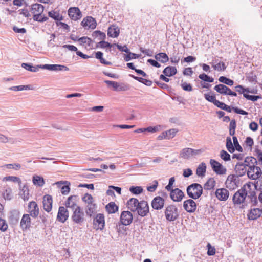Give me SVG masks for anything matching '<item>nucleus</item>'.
<instances>
[{"mask_svg":"<svg viewBox=\"0 0 262 262\" xmlns=\"http://www.w3.org/2000/svg\"><path fill=\"white\" fill-rule=\"evenodd\" d=\"M44 11V7L40 4L35 3L31 5V12L33 14V19L38 22H45L48 19V17L42 16Z\"/></svg>","mask_w":262,"mask_h":262,"instance_id":"1","label":"nucleus"},{"mask_svg":"<svg viewBox=\"0 0 262 262\" xmlns=\"http://www.w3.org/2000/svg\"><path fill=\"white\" fill-rule=\"evenodd\" d=\"M257 162L256 159L252 157H246L244 163L238 162L235 165L234 169L236 174L239 177L244 176L246 172L247 173L248 170L247 169L246 167H249V163H251V164H254Z\"/></svg>","mask_w":262,"mask_h":262,"instance_id":"2","label":"nucleus"},{"mask_svg":"<svg viewBox=\"0 0 262 262\" xmlns=\"http://www.w3.org/2000/svg\"><path fill=\"white\" fill-rule=\"evenodd\" d=\"M250 189V185H244L240 189L234 193L232 201L235 205H239L244 203L248 195V190Z\"/></svg>","mask_w":262,"mask_h":262,"instance_id":"3","label":"nucleus"},{"mask_svg":"<svg viewBox=\"0 0 262 262\" xmlns=\"http://www.w3.org/2000/svg\"><path fill=\"white\" fill-rule=\"evenodd\" d=\"M186 191L190 198L196 200L202 194L203 187L200 184L193 183L187 186Z\"/></svg>","mask_w":262,"mask_h":262,"instance_id":"4","label":"nucleus"},{"mask_svg":"<svg viewBox=\"0 0 262 262\" xmlns=\"http://www.w3.org/2000/svg\"><path fill=\"white\" fill-rule=\"evenodd\" d=\"M164 213L166 219L170 222L176 220L179 216L178 209L174 205H168L165 208Z\"/></svg>","mask_w":262,"mask_h":262,"instance_id":"5","label":"nucleus"},{"mask_svg":"<svg viewBox=\"0 0 262 262\" xmlns=\"http://www.w3.org/2000/svg\"><path fill=\"white\" fill-rule=\"evenodd\" d=\"M73 213L71 215L72 221L77 224L81 225L85 221V214L80 207H77L72 210Z\"/></svg>","mask_w":262,"mask_h":262,"instance_id":"6","label":"nucleus"},{"mask_svg":"<svg viewBox=\"0 0 262 262\" xmlns=\"http://www.w3.org/2000/svg\"><path fill=\"white\" fill-rule=\"evenodd\" d=\"M262 174L260 167L256 166L253 164L249 163V168L247 171L248 177L252 180L259 178Z\"/></svg>","mask_w":262,"mask_h":262,"instance_id":"7","label":"nucleus"},{"mask_svg":"<svg viewBox=\"0 0 262 262\" xmlns=\"http://www.w3.org/2000/svg\"><path fill=\"white\" fill-rule=\"evenodd\" d=\"M135 212H137L138 214L142 217L146 216L149 212L147 202L145 201H140L137 209L135 210Z\"/></svg>","mask_w":262,"mask_h":262,"instance_id":"8","label":"nucleus"},{"mask_svg":"<svg viewBox=\"0 0 262 262\" xmlns=\"http://www.w3.org/2000/svg\"><path fill=\"white\" fill-rule=\"evenodd\" d=\"M210 164L212 170L216 174L219 175H224L226 174L227 171L226 168L217 161L214 159H211L210 160Z\"/></svg>","mask_w":262,"mask_h":262,"instance_id":"9","label":"nucleus"},{"mask_svg":"<svg viewBox=\"0 0 262 262\" xmlns=\"http://www.w3.org/2000/svg\"><path fill=\"white\" fill-rule=\"evenodd\" d=\"M104 82L108 86H112L114 90L116 91H126L129 89V85L123 83H118L116 81L110 80H105Z\"/></svg>","mask_w":262,"mask_h":262,"instance_id":"10","label":"nucleus"},{"mask_svg":"<svg viewBox=\"0 0 262 262\" xmlns=\"http://www.w3.org/2000/svg\"><path fill=\"white\" fill-rule=\"evenodd\" d=\"M201 152V150L200 149L185 148L181 151L180 157L184 159H188L192 156L199 155Z\"/></svg>","mask_w":262,"mask_h":262,"instance_id":"11","label":"nucleus"},{"mask_svg":"<svg viewBox=\"0 0 262 262\" xmlns=\"http://www.w3.org/2000/svg\"><path fill=\"white\" fill-rule=\"evenodd\" d=\"M214 90L222 95H228L232 96H237L236 92L232 91L230 88L223 84L216 85L214 87Z\"/></svg>","mask_w":262,"mask_h":262,"instance_id":"12","label":"nucleus"},{"mask_svg":"<svg viewBox=\"0 0 262 262\" xmlns=\"http://www.w3.org/2000/svg\"><path fill=\"white\" fill-rule=\"evenodd\" d=\"M169 191L170 198L174 202H179L182 201L185 196L184 192L178 188L172 189Z\"/></svg>","mask_w":262,"mask_h":262,"instance_id":"13","label":"nucleus"},{"mask_svg":"<svg viewBox=\"0 0 262 262\" xmlns=\"http://www.w3.org/2000/svg\"><path fill=\"white\" fill-rule=\"evenodd\" d=\"M225 185L227 188L233 190L238 186L239 181L235 175L230 174L228 176L225 182Z\"/></svg>","mask_w":262,"mask_h":262,"instance_id":"14","label":"nucleus"},{"mask_svg":"<svg viewBox=\"0 0 262 262\" xmlns=\"http://www.w3.org/2000/svg\"><path fill=\"white\" fill-rule=\"evenodd\" d=\"M105 225L104 216L103 214H97L93 220L94 228L97 230H102Z\"/></svg>","mask_w":262,"mask_h":262,"instance_id":"15","label":"nucleus"},{"mask_svg":"<svg viewBox=\"0 0 262 262\" xmlns=\"http://www.w3.org/2000/svg\"><path fill=\"white\" fill-rule=\"evenodd\" d=\"M133 214L129 211H123L120 215V222L125 226L130 225L133 222Z\"/></svg>","mask_w":262,"mask_h":262,"instance_id":"16","label":"nucleus"},{"mask_svg":"<svg viewBox=\"0 0 262 262\" xmlns=\"http://www.w3.org/2000/svg\"><path fill=\"white\" fill-rule=\"evenodd\" d=\"M68 12L69 16L73 20L76 21L82 17L81 12L78 7H71Z\"/></svg>","mask_w":262,"mask_h":262,"instance_id":"17","label":"nucleus"},{"mask_svg":"<svg viewBox=\"0 0 262 262\" xmlns=\"http://www.w3.org/2000/svg\"><path fill=\"white\" fill-rule=\"evenodd\" d=\"M69 217V211L67 209L63 206L59 208L57 216V220L61 223H64Z\"/></svg>","mask_w":262,"mask_h":262,"instance_id":"18","label":"nucleus"},{"mask_svg":"<svg viewBox=\"0 0 262 262\" xmlns=\"http://www.w3.org/2000/svg\"><path fill=\"white\" fill-rule=\"evenodd\" d=\"M183 207L184 209L189 213L194 212L197 207L196 203L192 199H188L183 202Z\"/></svg>","mask_w":262,"mask_h":262,"instance_id":"19","label":"nucleus"},{"mask_svg":"<svg viewBox=\"0 0 262 262\" xmlns=\"http://www.w3.org/2000/svg\"><path fill=\"white\" fill-rule=\"evenodd\" d=\"M31 226L30 215L28 214H24L20 220V227L23 231L29 229Z\"/></svg>","mask_w":262,"mask_h":262,"instance_id":"20","label":"nucleus"},{"mask_svg":"<svg viewBox=\"0 0 262 262\" xmlns=\"http://www.w3.org/2000/svg\"><path fill=\"white\" fill-rule=\"evenodd\" d=\"M40 69H47L50 71H69V69L65 66L60 64H48L41 65Z\"/></svg>","mask_w":262,"mask_h":262,"instance_id":"21","label":"nucleus"},{"mask_svg":"<svg viewBox=\"0 0 262 262\" xmlns=\"http://www.w3.org/2000/svg\"><path fill=\"white\" fill-rule=\"evenodd\" d=\"M164 204L165 199L159 196L155 197L151 201L152 208L155 210H160L162 209Z\"/></svg>","mask_w":262,"mask_h":262,"instance_id":"22","label":"nucleus"},{"mask_svg":"<svg viewBox=\"0 0 262 262\" xmlns=\"http://www.w3.org/2000/svg\"><path fill=\"white\" fill-rule=\"evenodd\" d=\"M28 212L31 216L36 218L39 214V207L37 203L34 201H31L28 205Z\"/></svg>","mask_w":262,"mask_h":262,"instance_id":"23","label":"nucleus"},{"mask_svg":"<svg viewBox=\"0 0 262 262\" xmlns=\"http://www.w3.org/2000/svg\"><path fill=\"white\" fill-rule=\"evenodd\" d=\"M81 24L83 27H87L88 29L91 28L94 29L96 27V21L95 19L91 16H87L84 18Z\"/></svg>","mask_w":262,"mask_h":262,"instance_id":"24","label":"nucleus"},{"mask_svg":"<svg viewBox=\"0 0 262 262\" xmlns=\"http://www.w3.org/2000/svg\"><path fill=\"white\" fill-rule=\"evenodd\" d=\"M215 196L220 201H226L229 196V191L225 188H218L215 191Z\"/></svg>","mask_w":262,"mask_h":262,"instance_id":"25","label":"nucleus"},{"mask_svg":"<svg viewBox=\"0 0 262 262\" xmlns=\"http://www.w3.org/2000/svg\"><path fill=\"white\" fill-rule=\"evenodd\" d=\"M42 203L44 209L48 212H50L52 208V196L49 194L45 195L43 198Z\"/></svg>","mask_w":262,"mask_h":262,"instance_id":"26","label":"nucleus"},{"mask_svg":"<svg viewBox=\"0 0 262 262\" xmlns=\"http://www.w3.org/2000/svg\"><path fill=\"white\" fill-rule=\"evenodd\" d=\"M77 196L71 195L70 196L66 202V208H71L73 210L76 209L77 207H79L77 204Z\"/></svg>","mask_w":262,"mask_h":262,"instance_id":"27","label":"nucleus"},{"mask_svg":"<svg viewBox=\"0 0 262 262\" xmlns=\"http://www.w3.org/2000/svg\"><path fill=\"white\" fill-rule=\"evenodd\" d=\"M262 213V210L259 208L251 209L248 214V218L249 220H254L259 217Z\"/></svg>","mask_w":262,"mask_h":262,"instance_id":"28","label":"nucleus"},{"mask_svg":"<svg viewBox=\"0 0 262 262\" xmlns=\"http://www.w3.org/2000/svg\"><path fill=\"white\" fill-rule=\"evenodd\" d=\"M120 29L116 25H113L108 28L107 35L111 37L115 38L118 37Z\"/></svg>","mask_w":262,"mask_h":262,"instance_id":"29","label":"nucleus"},{"mask_svg":"<svg viewBox=\"0 0 262 262\" xmlns=\"http://www.w3.org/2000/svg\"><path fill=\"white\" fill-rule=\"evenodd\" d=\"M139 202L137 199L132 198L127 201V206L132 211L135 212V210L137 209Z\"/></svg>","mask_w":262,"mask_h":262,"instance_id":"30","label":"nucleus"},{"mask_svg":"<svg viewBox=\"0 0 262 262\" xmlns=\"http://www.w3.org/2000/svg\"><path fill=\"white\" fill-rule=\"evenodd\" d=\"M212 67L215 70L217 71H225L226 69V66L225 63L222 61L218 62L217 59L213 60Z\"/></svg>","mask_w":262,"mask_h":262,"instance_id":"31","label":"nucleus"},{"mask_svg":"<svg viewBox=\"0 0 262 262\" xmlns=\"http://www.w3.org/2000/svg\"><path fill=\"white\" fill-rule=\"evenodd\" d=\"M163 73L165 76L171 77L177 74V70L174 67L168 66L164 69Z\"/></svg>","mask_w":262,"mask_h":262,"instance_id":"32","label":"nucleus"},{"mask_svg":"<svg viewBox=\"0 0 262 262\" xmlns=\"http://www.w3.org/2000/svg\"><path fill=\"white\" fill-rule=\"evenodd\" d=\"M96 205L95 203H89L87 204L85 207V213L88 216L91 217L92 215L95 212Z\"/></svg>","mask_w":262,"mask_h":262,"instance_id":"33","label":"nucleus"},{"mask_svg":"<svg viewBox=\"0 0 262 262\" xmlns=\"http://www.w3.org/2000/svg\"><path fill=\"white\" fill-rule=\"evenodd\" d=\"M19 219V212L17 210H13L11 212V215L9 216V221L12 224H16L18 223Z\"/></svg>","mask_w":262,"mask_h":262,"instance_id":"34","label":"nucleus"},{"mask_svg":"<svg viewBox=\"0 0 262 262\" xmlns=\"http://www.w3.org/2000/svg\"><path fill=\"white\" fill-rule=\"evenodd\" d=\"M105 209L108 213H114L118 210V206L111 202L106 205Z\"/></svg>","mask_w":262,"mask_h":262,"instance_id":"35","label":"nucleus"},{"mask_svg":"<svg viewBox=\"0 0 262 262\" xmlns=\"http://www.w3.org/2000/svg\"><path fill=\"white\" fill-rule=\"evenodd\" d=\"M216 182L214 178H210L205 183L204 188L205 190H210L213 189L215 186Z\"/></svg>","mask_w":262,"mask_h":262,"instance_id":"36","label":"nucleus"},{"mask_svg":"<svg viewBox=\"0 0 262 262\" xmlns=\"http://www.w3.org/2000/svg\"><path fill=\"white\" fill-rule=\"evenodd\" d=\"M155 58L157 60H158L162 63H166L169 60V57L167 54L162 52L156 54Z\"/></svg>","mask_w":262,"mask_h":262,"instance_id":"37","label":"nucleus"},{"mask_svg":"<svg viewBox=\"0 0 262 262\" xmlns=\"http://www.w3.org/2000/svg\"><path fill=\"white\" fill-rule=\"evenodd\" d=\"M41 65H38L36 67H33L31 64L30 63H23L21 64V67L25 69L26 70L31 71L35 72L38 71L39 69L40 68Z\"/></svg>","mask_w":262,"mask_h":262,"instance_id":"38","label":"nucleus"},{"mask_svg":"<svg viewBox=\"0 0 262 262\" xmlns=\"http://www.w3.org/2000/svg\"><path fill=\"white\" fill-rule=\"evenodd\" d=\"M206 171V166L204 163H202L196 168V174L199 177H203Z\"/></svg>","mask_w":262,"mask_h":262,"instance_id":"39","label":"nucleus"},{"mask_svg":"<svg viewBox=\"0 0 262 262\" xmlns=\"http://www.w3.org/2000/svg\"><path fill=\"white\" fill-rule=\"evenodd\" d=\"M130 76L133 78L134 79L138 81L139 82L147 85V86H151L152 85V81L150 80H148L146 79H144L141 77H139L137 76H135L133 75H130Z\"/></svg>","mask_w":262,"mask_h":262,"instance_id":"40","label":"nucleus"},{"mask_svg":"<svg viewBox=\"0 0 262 262\" xmlns=\"http://www.w3.org/2000/svg\"><path fill=\"white\" fill-rule=\"evenodd\" d=\"M32 181L34 185L39 186H42L45 183L43 178L38 176H33Z\"/></svg>","mask_w":262,"mask_h":262,"instance_id":"41","label":"nucleus"},{"mask_svg":"<svg viewBox=\"0 0 262 262\" xmlns=\"http://www.w3.org/2000/svg\"><path fill=\"white\" fill-rule=\"evenodd\" d=\"M31 89L30 85H18L10 87L9 90L14 91H23Z\"/></svg>","mask_w":262,"mask_h":262,"instance_id":"42","label":"nucleus"},{"mask_svg":"<svg viewBox=\"0 0 262 262\" xmlns=\"http://www.w3.org/2000/svg\"><path fill=\"white\" fill-rule=\"evenodd\" d=\"M92 36L95 38H98L99 40H104L106 37L105 33L100 31H95L92 33Z\"/></svg>","mask_w":262,"mask_h":262,"instance_id":"43","label":"nucleus"},{"mask_svg":"<svg viewBox=\"0 0 262 262\" xmlns=\"http://www.w3.org/2000/svg\"><path fill=\"white\" fill-rule=\"evenodd\" d=\"M219 81L229 86H232L234 84V81L225 76H221L219 78Z\"/></svg>","mask_w":262,"mask_h":262,"instance_id":"44","label":"nucleus"},{"mask_svg":"<svg viewBox=\"0 0 262 262\" xmlns=\"http://www.w3.org/2000/svg\"><path fill=\"white\" fill-rule=\"evenodd\" d=\"M226 148L227 150L230 152L233 153L235 151V148L233 145L231 139L230 137H228L226 138Z\"/></svg>","mask_w":262,"mask_h":262,"instance_id":"45","label":"nucleus"},{"mask_svg":"<svg viewBox=\"0 0 262 262\" xmlns=\"http://www.w3.org/2000/svg\"><path fill=\"white\" fill-rule=\"evenodd\" d=\"M29 190L27 187L24 186L20 191V195L21 197L24 199V200H28L29 199Z\"/></svg>","mask_w":262,"mask_h":262,"instance_id":"46","label":"nucleus"},{"mask_svg":"<svg viewBox=\"0 0 262 262\" xmlns=\"http://www.w3.org/2000/svg\"><path fill=\"white\" fill-rule=\"evenodd\" d=\"M178 130L176 128H172L168 130L165 132V134L167 137V139H170L173 138L178 133Z\"/></svg>","mask_w":262,"mask_h":262,"instance_id":"47","label":"nucleus"},{"mask_svg":"<svg viewBox=\"0 0 262 262\" xmlns=\"http://www.w3.org/2000/svg\"><path fill=\"white\" fill-rule=\"evenodd\" d=\"M216 103V104L215 106H216L217 107H218L222 110H225L228 112H231V108H230V107L229 106L226 105L224 103L220 102L219 100L218 102H217Z\"/></svg>","mask_w":262,"mask_h":262,"instance_id":"48","label":"nucleus"},{"mask_svg":"<svg viewBox=\"0 0 262 262\" xmlns=\"http://www.w3.org/2000/svg\"><path fill=\"white\" fill-rule=\"evenodd\" d=\"M143 188L141 186H132L129 191L134 194H139L143 192Z\"/></svg>","mask_w":262,"mask_h":262,"instance_id":"49","label":"nucleus"},{"mask_svg":"<svg viewBox=\"0 0 262 262\" xmlns=\"http://www.w3.org/2000/svg\"><path fill=\"white\" fill-rule=\"evenodd\" d=\"M48 15L49 16L55 20H60L62 19V17L60 16V14L58 12L52 11L49 12Z\"/></svg>","mask_w":262,"mask_h":262,"instance_id":"50","label":"nucleus"},{"mask_svg":"<svg viewBox=\"0 0 262 262\" xmlns=\"http://www.w3.org/2000/svg\"><path fill=\"white\" fill-rule=\"evenodd\" d=\"M236 127V123L235 120H232L230 123L229 127V134L230 136H233L235 133V128Z\"/></svg>","mask_w":262,"mask_h":262,"instance_id":"51","label":"nucleus"},{"mask_svg":"<svg viewBox=\"0 0 262 262\" xmlns=\"http://www.w3.org/2000/svg\"><path fill=\"white\" fill-rule=\"evenodd\" d=\"M7 181H10L13 182H17L19 184V187H21V181L19 178L15 176H9L4 178Z\"/></svg>","mask_w":262,"mask_h":262,"instance_id":"52","label":"nucleus"},{"mask_svg":"<svg viewBox=\"0 0 262 262\" xmlns=\"http://www.w3.org/2000/svg\"><path fill=\"white\" fill-rule=\"evenodd\" d=\"M204 97L206 100L213 103L215 105H216V103L219 101L216 99L215 95H210L208 94H205L204 95Z\"/></svg>","mask_w":262,"mask_h":262,"instance_id":"53","label":"nucleus"},{"mask_svg":"<svg viewBox=\"0 0 262 262\" xmlns=\"http://www.w3.org/2000/svg\"><path fill=\"white\" fill-rule=\"evenodd\" d=\"M220 157L225 161L230 160V155L226 151L222 150L220 152Z\"/></svg>","mask_w":262,"mask_h":262,"instance_id":"54","label":"nucleus"},{"mask_svg":"<svg viewBox=\"0 0 262 262\" xmlns=\"http://www.w3.org/2000/svg\"><path fill=\"white\" fill-rule=\"evenodd\" d=\"M113 45H112L108 42L102 40L97 43V47H100L101 48H111Z\"/></svg>","mask_w":262,"mask_h":262,"instance_id":"55","label":"nucleus"},{"mask_svg":"<svg viewBox=\"0 0 262 262\" xmlns=\"http://www.w3.org/2000/svg\"><path fill=\"white\" fill-rule=\"evenodd\" d=\"M232 139L235 149H236V150L239 152H242L243 151V149L238 143L237 137L235 136H233Z\"/></svg>","mask_w":262,"mask_h":262,"instance_id":"56","label":"nucleus"},{"mask_svg":"<svg viewBox=\"0 0 262 262\" xmlns=\"http://www.w3.org/2000/svg\"><path fill=\"white\" fill-rule=\"evenodd\" d=\"M8 228V226L6 220L0 218V230L4 232L6 231Z\"/></svg>","mask_w":262,"mask_h":262,"instance_id":"57","label":"nucleus"},{"mask_svg":"<svg viewBox=\"0 0 262 262\" xmlns=\"http://www.w3.org/2000/svg\"><path fill=\"white\" fill-rule=\"evenodd\" d=\"M247 196L250 198L251 202H254L253 205H255L257 203V197L256 196L255 192L254 191L249 192Z\"/></svg>","mask_w":262,"mask_h":262,"instance_id":"58","label":"nucleus"},{"mask_svg":"<svg viewBox=\"0 0 262 262\" xmlns=\"http://www.w3.org/2000/svg\"><path fill=\"white\" fill-rule=\"evenodd\" d=\"M139 57V55L135 53H132L129 51L127 55L124 57V60L125 61H128L132 59H137Z\"/></svg>","mask_w":262,"mask_h":262,"instance_id":"59","label":"nucleus"},{"mask_svg":"<svg viewBox=\"0 0 262 262\" xmlns=\"http://www.w3.org/2000/svg\"><path fill=\"white\" fill-rule=\"evenodd\" d=\"M82 199L83 201L85 202L87 204H89V203H93V198L92 195L90 194H85Z\"/></svg>","mask_w":262,"mask_h":262,"instance_id":"60","label":"nucleus"},{"mask_svg":"<svg viewBox=\"0 0 262 262\" xmlns=\"http://www.w3.org/2000/svg\"><path fill=\"white\" fill-rule=\"evenodd\" d=\"M78 41L81 42V44L87 43L89 46L91 45L92 40L88 37L83 36L78 38Z\"/></svg>","mask_w":262,"mask_h":262,"instance_id":"61","label":"nucleus"},{"mask_svg":"<svg viewBox=\"0 0 262 262\" xmlns=\"http://www.w3.org/2000/svg\"><path fill=\"white\" fill-rule=\"evenodd\" d=\"M207 248L208 249L207 254L209 256H212L215 254V248L214 247H212L210 243L207 244Z\"/></svg>","mask_w":262,"mask_h":262,"instance_id":"62","label":"nucleus"},{"mask_svg":"<svg viewBox=\"0 0 262 262\" xmlns=\"http://www.w3.org/2000/svg\"><path fill=\"white\" fill-rule=\"evenodd\" d=\"M182 88L185 91L190 92L192 91V87L190 84L187 83L186 82L182 81L181 84Z\"/></svg>","mask_w":262,"mask_h":262,"instance_id":"63","label":"nucleus"},{"mask_svg":"<svg viewBox=\"0 0 262 262\" xmlns=\"http://www.w3.org/2000/svg\"><path fill=\"white\" fill-rule=\"evenodd\" d=\"M246 78L251 83H255L256 82V76L252 73H249L246 76Z\"/></svg>","mask_w":262,"mask_h":262,"instance_id":"64","label":"nucleus"}]
</instances>
